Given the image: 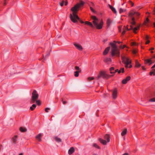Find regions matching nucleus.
Wrapping results in <instances>:
<instances>
[{
  "label": "nucleus",
  "mask_w": 155,
  "mask_h": 155,
  "mask_svg": "<svg viewBox=\"0 0 155 155\" xmlns=\"http://www.w3.org/2000/svg\"><path fill=\"white\" fill-rule=\"evenodd\" d=\"M84 4V3L83 2L81 1L80 3H77L71 9V11L72 12V14H70V18L73 23L77 22L78 20L81 23H84L83 21L80 19L77 15V13L79 11V8L82 6Z\"/></svg>",
  "instance_id": "nucleus-1"
},
{
  "label": "nucleus",
  "mask_w": 155,
  "mask_h": 155,
  "mask_svg": "<svg viewBox=\"0 0 155 155\" xmlns=\"http://www.w3.org/2000/svg\"><path fill=\"white\" fill-rule=\"evenodd\" d=\"M91 18L93 20V23L94 25L91 22L88 21H85L84 22L85 24L88 25L93 28L95 27L97 29H101L102 28V25L103 23L102 20H101V21L99 22L98 19L95 16H92Z\"/></svg>",
  "instance_id": "nucleus-2"
},
{
  "label": "nucleus",
  "mask_w": 155,
  "mask_h": 155,
  "mask_svg": "<svg viewBox=\"0 0 155 155\" xmlns=\"http://www.w3.org/2000/svg\"><path fill=\"white\" fill-rule=\"evenodd\" d=\"M110 45L111 46V53L112 56H114L116 55L119 56V51L117 46L115 44L113 43H111Z\"/></svg>",
  "instance_id": "nucleus-3"
},
{
  "label": "nucleus",
  "mask_w": 155,
  "mask_h": 155,
  "mask_svg": "<svg viewBox=\"0 0 155 155\" xmlns=\"http://www.w3.org/2000/svg\"><path fill=\"white\" fill-rule=\"evenodd\" d=\"M121 59L123 62L125 64V67L126 68L129 67L130 68L132 67V65L130 64L131 61L128 58L122 56L121 57Z\"/></svg>",
  "instance_id": "nucleus-4"
},
{
  "label": "nucleus",
  "mask_w": 155,
  "mask_h": 155,
  "mask_svg": "<svg viewBox=\"0 0 155 155\" xmlns=\"http://www.w3.org/2000/svg\"><path fill=\"white\" fill-rule=\"evenodd\" d=\"M140 15V14L139 13L134 11H132L130 13L129 16L131 18L132 21L131 22V23L132 25H134L136 24V22L135 21V18L133 17V16L135 15L138 17Z\"/></svg>",
  "instance_id": "nucleus-5"
},
{
  "label": "nucleus",
  "mask_w": 155,
  "mask_h": 155,
  "mask_svg": "<svg viewBox=\"0 0 155 155\" xmlns=\"http://www.w3.org/2000/svg\"><path fill=\"white\" fill-rule=\"evenodd\" d=\"M104 139L107 140V141H106L105 140H103L101 138H99V140L100 142L102 144L106 145L107 144V142H109L110 141V136L108 134H106L104 137Z\"/></svg>",
  "instance_id": "nucleus-6"
},
{
  "label": "nucleus",
  "mask_w": 155,
  "mask_h": 155,
  "mask_svg": "<svg viewBox=\"0 0 155 155\" xmlns=\"http://www.w3.org/2000/svg\"><path fill=\"white\" fill-rule=\"evenodd\" d=\"M32 94L31 102L32 103H34L35 102L36 100L38 98L39 95L35 90L33 91Z\"/></svg>",
  "instance_id": "nucleus-7"
},
{
  "label": "nucleus",
  "mask_w": 155,
  "mask_h": 155,
  "mask_svg": "<svg viewBox=\"0 0 155 155\" xmlns=\"http://www.w3.org/2000/svg\"><path fill=\"white\" fill-rule=\"evenodd\" d=\"M101 77H102L104 78L107 79L109 78V76L105 72L101 71L99 75L97 77V78L98 79Z\"/></svg>",
  "instance_id": "nucleus-8"
},
{
  "label": "nucleus",
  "mask_w": 155,
  "mask_h": 155,
  "mask_svg": "<svg viewBox=\"0 0 155 155\" xmlns=\"http://www.w3.org/2000/svg\"><path fill=\"white\" fill-rule=\"evenodd\" d=\"M117 91L116 89H114L112 91V96L114 99H115L117 97Z\"/></svg>",
  "instance_id": "nucleus-9"
},
{
  "label": "nucleus",
  "mask_w": 155,
  "mask_h": 155,
  "mask_svg": "<svg viewBox=\"0 0 155 155\" xmlns=\"http://www.w3.org/2000/svg\"><path fill=\"white\" fill-rule=\"evenodd\" d=\"M154 62H153L151 60V59H146L144 60V63L145 64H148L149 65H151L152 63Z\"/></svg>",
  "instance_id": "nucleus-10"
},
{
  "label": "nucleus",
  "mask_w": 155,
  "mask_h": 155,
  "mask_svg": "<svg viewBox=\"0 0 155 155\" xmlns=\"http://www.w3.org/2000/svg\"><path fill=\"white\" fill-rule=\"evenodd\" d=\"M130 78H131L130 76H127L125 79L123 80L122 83L123 84H126L128 81L130 80Z\"/></svg>",
  "instance_id": "nucleus-11"
},
{
  "label": "nucleus",
  "mask_w": 155,
  "mask_h": 155,
  "mask_svg": "<svg viewBox=\"0 0 155 155\" xmlns=\"http://www.w3.org/2000/svg\"><path fill=\"white\" fill-rule=\"evenodd\" d=\"M74 45L80 51H81L82 50L83 48L80 45L76 44H74Z\"/></svg>",
  "instance_id": "nucleus-12"
},
{
  "label": "nucleus",
  "mask_w": 155,
  "mask_h": 155,
  "mask_svg": "<svg viewBox=\"0 0 155 155\" xmlns=\"http://www.w3.org/2000/svg\"><path fill=\"white\" fill-rule=\"evenodd\" d=\"M74 151V149L73 147H71L68 150V153L69 155L72 154Z\"/></svg>",
  "instance_id": "nucleus-13"
},
{
  "label": "nucleus",
  "mask_w": 155,
  "mask_h": 155,
  "mask_svg": "<svg viewBox=\"0 0 155 155\" xmlns=\"http://www.w3.org/2000/svg\"><path fill=\"white\" fill-rule=\"evenodd\" d=\"M110 49V47H109L107 48L104 51V52H103V54L104 55H106L107 54V53H108V51H109Z\"/></svg>",
  "instance_id": "nucleus-14"
},
{
  "label": "nucleus",
  "mask_w": 155,
  "mask_h": 155,
  "mask_svg": "<svg viewBox=\"0 0 155 155\" xmlns=\"http://www.w3.org/2000/svg\"><path fill=\"white\" fill-rule=\"evenodd\" d=\"M109 6L110 8V9L112 10V11L115 14H117V12L116 10V9L112 7L111 5H109Z\"/></svg>",
  "instance_id": "nucleus-15"
},
{
  "label": "nucleus",
  "mask_w": 155,
  "mask_h": 155,
  "mask_svg": "<svg viewBox=\"0 0 155 155\" xmlns=\"http://www.w3.org/2000/svg\"><path fill=\"white\" fill-rule=\"evenodd\" d=\"M17 136H15L12 138V142L14 144H15L17 141Z\"/></svg>",
  "instance_id": "nucleus-16"
},
{
  "label": "nucleus",
  "mask_w": 155,
  "mask_h": 155,
  "mask_svg": "<svg viewBox=\"0 0 155 155\" xmlns=\"http://www.w3.org/2000/svg\"><path fill=\"white\" fill-rule=\"evenodd\" d=\"M104 61L105 62L108 63L111 62V59L110 58H106L104 60Z\"/></svg>",
  "instance_id": "nucleus-17"
},
{
  "label": "nucleus",
  "mask_w": 155,
  "mask_h": 155,
  "mask_svg": "<svg viewBox=\"0 0 155 155\" xmlns=\"http://www.w3.org/2000/svg\"><path fill=\"white\" fill-rule=\"evenodd\" d=\"M41 134L40 133L36 137V138L39 141H41Z\"/></svg>",
  "instance_id": "nucleus-18"
},
{
  "label": "nucleus",
  "mask_w": 155,
  "mask_h": 155,
  "mask_svg": "<svg viewBox=\"0 0 155 155\" xmlns=\"http://www.w3.org/2000/svg\"><path fill=\"white\" fill-rule=\"evenodd\" d=\"M140 25H137V26L136 27H135V28H134L133 30V31L135 33H136L137 32H136V31H137V30H138L139 29V28H140Z\"/></svg>",
  "instance_id": "nucleus-19"
},
{
  "label": "nucleus",
  "mask_w": 155,
  "mask_h": 155,
  "mask_svg": "<svg viewBox=\"0 0 155 155\" xmlns=\"http://www.w3.org/2000/svg\"><path fill=\"white\" fill-rule=\"evenodd\" d=\"M127 133V129H125L123 131H122L121 133L122 136H123L126 135Z\"/></svg>",
  "instance_id": "nucleus-20"
},
{
  "label": "nucleus",
  "mask_w": 155,
  "mask_h": 155,
  "mask_svg": "<svg viewBox=\"0 0 155 155\" xmlns=\"http://www.w3.org/2000/svg\"><path fill=\"white\" fill-rule=\"evenodd\" d=\"M54 139L55 140L58 142H60L61 141V139L57 137H55Z\"/></svg>",
  "instance_id": "nucleus-21"
},
{
  "label": "nucleus",
  "mask_w": 155,
  "mask_h": 155,
  "mask_svg": "<svg viewBox=\"0 0 155 155\" xmlns=\"http://www.w3.org/2000/svg\"><path fill=\"white\" fill-rule=\"evenodd\" d=\"M20 130L21 132H25L27 130L25 128H23V127H21L20 128Z\"/></svg>",
  "instance_id": "nucleus-22"
},
{
  "label": "nucleus",
  "mask_w": 155,
  "mask_h": 155,
  "mask_svg": "<svg viewBox=\"0 0 155 155\" xmlns=\"http://www.w3.org/2000/svg\"><path fill=\"white\" fill-rule=\"evenodd\" d=\"M36 105L35 104H33L32 106L30 107V109L31 110H33L36 107Z\"/></svg>",
  "instance_id": "nucleus-23"
},
{
  "label": "nucleus",
  "mask_w": 155,
  "mask_h": 155,
  "mask_svg": "<svg viewBox=\"0 0 155 155\" xmlns=\"http://www.w3.org/2000/svg\"><path fill=\"white\" fill-rule=\"evenodd\" d=\"M153 71H151L150 73V74L152 75V74L154 75H155V69H153Z\"/></svg>",
  "instance_id": "nucleus-24"
},
{
  "label": "nucleus",
  "mask_w": 155,
  "mask_h": 155,
  "mask_svg": "<svg viewBox=\"0 0 155 155\" xmlns=\"http://www.w3.org/2000/svg\"><path fill=\"white\" fill-rule=\"evenodd\" d=\"M111 21L110 19H108L107 21V24L108 27H109L110 25Z\"/></svg>",
  "instance_id": "nucleus-25"
},
{
  "label": "nucleus",
  "mask_w": 155,
  "mask_h": 155,
  "mask_svg": "<svg viewBox=\"0 0 155 155\" xmlns=\"http://www.w3.org/2000/svg\"><path fill=\"white\" fill-rule=\"evenodd\" d=\"M126 11V9H123L122 8H120L119 10V12L120 13H121L123 12H125Z\"/></svg>",
  "instance_id": "nucleus-26"
},
{
  "label": "nucleus",
  "mask_w": 155,
  "mask_h": 155,
  "mask_svg": "<svg viewBox=\"0 0 155 155\" xmlns=\"http://www.w3.org/2000/svg\"><path fill=\"white\" fill-rule=\"evenodd\" d=\"M114 67H111L110 69V73L112 74H114V72H113L112 71L114 70Z\"/></svg>",
  "instance_id": "nucleus-27"
},
{
  "label": "nucleus",
  "mask_w": 155,
  "mask_h": 155,
  "mask_svg": "<svg viewBox=\"0 0 155 155\" xmlns=\"http://www.w3.org/2000/svg\"><path fill=\"white\" fill-rule=\"evenodd\" d=\"M124 72V68H122L120 69L118 71V73L119 74L121 72L122 73Z\"/></svg>",
  "instance_id": "nucleus-28"
},
{
  "label": "nucleus",
  "mask_w": 155,
  "mask_h": 155,
  "mask_svg": "<svg viewBox=\"0 0 155 155\" xmlns=\"http://www.w3.org/2000/svg\"><path fill=\"white\" fill-rule=\"evenodd\" d=\"M79 72H80L78 71L75 72L74 76L75 77H78V76Z\"/></svg>",
  "instance_id": "nucleus-29"
},
{
  "label": "nucleus",
  "mask_w": 155,
  "mask_h": 155,
  "mask_svg": "<svg viewBox=\"0 0 155 155\" xmlns=\"http://www.w3.org/2000/svg\"><path fill=\"white\" fill-rule=\"evenodd\" d=\"M75 69L78 71L81 72V70L78 66H76L75 67Z\"/></svg>",
  "instance_id": "nucleus-30"
},
{
  "label": "nucleus",
  "mask_w": 155,
  "mask_h": 155,
  "mask_svg": "<svg viewBox=\"0 0 155 155\" xmlns=\"http://www.w3.org/2000/svg\"><path fill=\"white\" fill-rule=\"evenodd\" d=\"M93 146L95 148L98 149H100V147L98 146V145L96 143H94L93 144Z\"/></svg>",
  "instance_id": "nucleus-31"
},
{
  "label": "nucleus",
  "mask_w": 155,
  "mask_h": 155,
  "mask_svg": "<svg viewBox=\"0 0 155 155\" xmlns=\"http://www.w3.org/2000/svg\"><path fill=\"white\" fill-rule=\"evenodd\" d=\"M136 66L137 67H139L140 66V64L137 61H136Z\"/></svg>",
  "instance_id": "nucleus-32"
},
{
  "label": "nucleus",
  "mask_w": 155,
  "mask_h": 155,
  "mask_svg": "<svg viewBox=\"0 0 155 155\" xmlns=\"http://www.w3.org/2000/svg\"><path fill=\"white\" fill-rule=\"evenodd\" d=\"M94 79V77H89L88 78H87V80L89 81H90L91 80H93Z\"/></svg>",
  "instance_id": "nucleus-33"
},
{
  "label": "nucleus",
  "mask_w": 155,
  "mask_h": 155,
  "mask_svg": "<svg viewBox=\"0 0 155 155\" xmlns=\"http://www.w3.org/2000/svg\"><path fill=\"white\" fill-rule=\"evenodd\" d=\"M38 105H41V102L39 100H37V99L36 100V101H35V102Z\"/></svg>",
  "instance_id": "nucleus-34"
},
{
  "label": "nucleus",
  "mask_w": 155,
  "mask_h": 155,
  "mask_svg": "<svg viewBox=\"0 0 155 155\" xmlns=\"http://www.w3.org/2000/svg\"><path fill=\"white\" fill-rule=\"evenodd\" d=\"M149 101L151 102H155V98L154 97L150 99Z\"/></svg>",
  "instance_id": "nucleus-35"
},
{
  "label": "nucleus",
  "mask_w": 155,
  "mask_h": 155,
  "mask_svg": "<svg viewBox=\"0 0 155 155\" xmlns=\"http://www.w3.org/2000/svg\"><path fill=\"white\" fill-rule=\"evenodd\" d=\"M65 2V1H62V2H60V5L61 6H62L63 5H64V3Z\"/></svg>",
  "instance_id": "nucleus-36"
},
{
  "label": "nucleus",
  "mask_w": 155,
  "mask_h": 155,
  "mask_svg": "<svg viewBox=\"0 0 155 155\" xmlns=\"http://www.w3.org/2000/svg\"><path fill=\"white\" fill-rule=\"evenodd\" d=\"M149 21V20L148 18H146V21H144V23L145 25H146L147 23Z\"/></svg>",
  "instance_id": "nucleus-37"
},
{
  "label": "nucleus",
  "mask_w": 155,
  "mask_h": 155,
  "mask_svg": "<svg viewBox=\"0 0 155 155\" xmlns=\"http://www.w3.org/2000/svg\"><path fill=\"white\" fill-rule=\"evenodd\" d=\"M61 101H62L63 104H66L67 103V101H64L63 100V99H62V98L61 99Z\"/></svg>",
  "instance_id": "nucleus-38"
},
{
  "label": "nucleus",
  "mask_w": 155,
  "mask_h": 155,
  "mask_svg": "<svg viewBox=\"0 0 155 155\" xmlns=\"http://www.w3.org/2000/svg\"><path fill=\"white\" fill-rule=\"evenodd\" d=\"M50 110V108H46L45 109V112L47 113H48V110Z\"/></svg>",
  "instance_id": "nucleus-39"
},
{
  "label": "nucleus",
  "mask_w": 155,
  "mask_h": 155,
  "mask_svg": "<svg viewBox=\"0 0 155 155\" xmlns=\"http://www.w3.org/2000/svg\"><path fill=\"white\" fill-rule=\"evenodd\" d=\"M128 2L132 6H133L134 5V3L130 1H129Z\"/></svg>",
  "instance_id": "nucleus-40"
},
{
  "label": "nucleus",
  "mask_w": 155,
  "mask_h": 155,
  "mask_svg": "<svg viewBox=\"0 0 155 155\" xmlns=\"http://www.w3.org/2000/svg\"><path fill=\"white\" fill-rule=\"evenodd\" d=\"M90 9L92 11V12L94 13L95 12V10L91 7H90Z\"/></svg>",
  "instance_id": "nucleus-41"
},
{
  "label": "nucleus",
  "mask_w": 155,
  "mask_h": 155,
  "mask_svg": "<svg viewBox=\"0 0 155 155\" xmlns=\"http://www.w3.org/2000/svg\"><path fill=\"white\" fill-rule=\"evenodd\" d=\"M137 51L135 50H134L132 51L133 53L134 54H136L137 53Z\"/></svg>",
  "instance_id": "nucleus-42"
},
{
  "label": "nucleus",
  "mask_w": 155,
  "mask_h": 155,
  "mask_svg": "<svg viewBox=\"0 0 155 155\" xmlns=\"http://www.w3.org/2000/svg\"><path fill=\"white\" fill-rule=\"evenodd\" d=\"M130 28L129 29H128L127 27V30H130L131 29H132L133 28V27H132V25H130Z\"/></svg>",
  "instance_id": "nucleus-43"
},
{
  "label": "nucleus",
  "mask_w": 155,
  "mask_h": 155,
  "mask_svg": "<svg viewBox=\"0 0 155 155\" xmlns=\"http://www.w3.org/2000/svg\"><path fill=\"white\" fill-rule=\"evenodd\" d=\"M132 45H137V43L135 42H133L131 43Z\"/></svg>",
  "instance_id": "nucleus-44"
},
{
  "label": "nucleus",
  "mask_w": 155,
  "mask_h": 155,
  "mask_svg": "<svg viewBox=\"0 0 155 155\" xmlns=\"http://www.w3.org/2000/svg\"><path fill=\"white\" fill-rule=\"evenodd\" d=\"M125 32H126V31L125 30H124L122 32V35H124L125 34Z\"/></svg>",
  "instance_id": "nucleus-45"
},
{
  "label": "nucleus",
  "mask_w": 155,
  "mask_h": 155,
  "mask_svg": "<svg viewBox=\"0 0 155 155\" xmlns=\"http://www.w3.org/2000/svg\"><path fill=\"white\" fill-rule=\"evenodd\" d=\"M7 0H4V5H5L6 4V1Z\"/></svg>",
  "instance_id": "nucleus-46"
},
{
  "label": "nucleus",
  "mask_w": 155,
  "mask_h": 155,
  "mask_svg": "<svg viewBox=\"0 0 155 155\" xmlns=\"http://www.w3.org/2000/svg\"><path fill=\"white\" fill-rule=\"evenodd\" d=\"M149 37H148V36L147 35H146V37H145V38H146V39H147L149 38Z\"/></svg>",
  "instance_id": "nucleus-47"
},
{
  "label": "nucleus",
  "mask_w": 155,
  "mask_h": 155,
  "mask_svg": "<svg viewBox=\"0 0 155 155\" xmlns=\"http://www.w3.org/2000/svg\"><path fill=\"white\" fill-rule=\"evenodd\" d=\"M68 3V2L67 1H66L65 2V5H67Z\"/></svg>",
  "instance_id": "nucleus-48"
},
{
  "label": "nucleus",
  "mask_w": 155,
  "mask_h": 155,
  "mask_svg": "<svg viewBox=\"0 0 155 155\" xmlns=\"http://www.w3.org/2000/svg\"><path fill=\"white\" fill-rule=\"evenodd\" d=\"M150 41L149 40H147L146 42V44H148L150 42Z\"/></svg>",
  "instance_id": "nucleus-49"
},
{
  "label": "nucleus",
  "mask_w": 155,
  "mask_h": 155,
  "mask_svg": "<svg viewBox=\"0 0 155 155\" xmlns=\"http://www.w3.org/2000/svg\"><path fill=\"white\" fill-rule=\"evenodd\" d=\"M155 68V64L151 67V69H153Z\"/></svg>",
  "instance_id": "nucleus-50"
},
{
  "label": "nucleus",
  "mask_w": 155,
  "mask_h": 155,
  "mask_svg": "<svg viewBox=\"0 0 155 155\" xmlns=\"http://www.w3.org/2000/svg\"><path fill=\"white\" fill-rule=\"evenodd\" d=\"M118 69H116L115 70V72H114V73H115V72H118Z\"/></svg>",
  "instance_id": "nucleus-51"
},
{
  "label": "nucleus",
  "mask_w": 155,
  "mask_h": 155,
  "mask_svg": "<svg viewBox=\"0 0 155 155\" xmlns=\"http://www.w3.org/2000/svg\"><path fill=\"white\" fill-rule=\"evenodd\" d=\"M123 155H129V154H128V153H125L124 154H123Z\"/></svg>",
  "instance_id": "nucleus-52"
},
{
  "label": "nucleus",
  "mask_w": 155,
  "mask_h": 155,
  "mask_svg": "<svg viewBox=\"0 0 155 155\" xmlns=\"http://www.w3.org/2000/svg\"><path fill=\"white\" fill-rule=\"evenodd\" d=\"M142 69L143 70H145V68H144V67L143 66L142 67Z\"/></svg>",
  "instance_id": "nucleus-53"
},
{
  "label": "nucleus",
  "mask_w": 155,
  "mask_h": 155,
  "mask_svg": "<svg viewBox=\"0 0 155 155\" xmlns=\"http://www.w3.org/2000/svg\"><path fill=\"white\" fill-rule=\"evenodd\" d=\"M49 53H48V54H47L45 56V57H47V56H49Z\"/></svg>",
  "instance_id": "nucleus-54"
},
{
  "label": "nucleus",
  "mask_w": 155,
  "mask_h": 155,
  "mask_svg": "<svg viewBox=\"0 0 155 155\" xmlns=\"http://www.w3.org/2000/svg\"><path fill=\"white\" fill-rule=\"evenodd\" d=\"M126 47V45H124L123 46V48H125Z\"/></svg>",
  "instance_id": "nucleus-55"
},
{
  "label": "nucleus",
  "mask_w": 155,
  "mask_h": 155,
  "mask_svg": "<svg viewBox=\"0 0 155 155\" xmlns=\"http://www.w3.org/2000/svg\"><path fill=\"white\" fill-rule=\"evenodd\" d=\"M117 42L118 43V44H120V43H122V42H120V41H117Z\"/></svg>",
  "instance_id": "nucleus-56"
},
{
  "label": "nucleus",
  "mask_w": 155,
  "mask_h": 155,
  "mask_svg": "<svg viewBox=\"0 0 155 155\" xmlns=\"http://www.w3.org/2000/svg\"><path fill=\"white\" fill-rule=\"evenodd\" d=\"M18 155H23V153H21L19 154Z\"/></svg>",
  "instance_id": "nucleus-57"
},
{
  "label": "nucleus",
  "mask_w": 155,
  "mask_h": 155,
  "mask_svg": "<svg viewBox=\"0 0 155 155\" xmlns=\"http://www.w3.org/2000/svg\"><path fill=\"white\" fill-rule=\"evenodd\" d=\"M93 155H98L96 153H94V154H93Z\"/></svg>",
  "instance_id": "nucleus-58"
},
{
  "label": "nucleus",
  "mask_w": 155,
  "mask_h": 155,
  "mask_svg": "<svg viewBox=\"0 0 155 155\" xmlns=\"http://www.w3.org/2000/svg\"><path fill=\"white\" fill-rule=\"evenodd\" d=\"M153 49H154L153 48H152L151 49H150V50H153Z\"/></svg>",
  "instance_id": "nucleus-59"
},
{
  "label": "nucleus",
  "mask_w": 155,
  "mask_h": 155,
  "mask_svg": "<svg viewBox=\"0 0 155 155\" xmlns=\"http://www.w3.org/2000/svg\"><path fill=\"white\" fill-rule=\"evenodd\" d=\"M153 14H155V10L154 11Z\"/></svg>",
  "instance_id": "nucleus-60"
},
{
  "label": "nucleus",
  "mask_w": 155,
  "mask_h": 155,
  "mask_svg": "<svg viewBox=\"0 0 155 155\" xmlns=\"http://www.w3.org/2000/svg\"><path fill=\"white\" fill-rule=\"evenodd\" d=\"M43 59H44V60H45V58L44 56H43Z\"/></svg>",
  "instance_id": "nucleus-61"
},
{
  "label": "nucleus",
  "mask_w": 155,
  "mask_h": 155,
  "mask_svg": "<svg viewBox=\"0 0 155 155\" xmlns=\"http://www.w3.org/2000/svg\"><path fill=\"white\" fill-rule=\"evenodd\" d=\"M114 43H117V42H116V41H114Z\"/></svg>",
  "instance_id": "nucleus-62"
},
{
  "label": "nucleus",
  "mask_w": 155,
  "mask_h": 155,
  "mask_svg": "<svg viewBox=\"0 0 155 155\" xmlns=\"http://www.w3.org/2000/svg\"><path fill=\"white\" fill-rule=\"evenodd\" d=\"M151 53H153V51H151Z\"/></svg>",
  "instance_id": "nucleus-63"
},
{
  "label": "nucleus",
  "mask_w": 155,
  "mask_h": 155,
  "mask_svg": "<svg viewBox=\"0 0 155 155\" xmlns=\"http://www.w3.org/2000/svg\"><path fill=\"white\" fill-rule=\"evenodd\" d=\"M154 27H155V23H154Z\"/></svg>",
  "instance_id": "nucleus-64"
}]
</instances>
